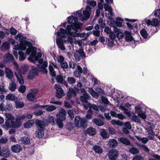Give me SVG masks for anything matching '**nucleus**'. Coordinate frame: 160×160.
<instances>
[{
  "mask_svg": "<svg viewBox=\"0 0 160 160\" xmlns=\"http://www.w3.org/2000/svg\"><path fill=\"white\" fill-rule=\"evenodd\" d=\"M79 89L78 87H74L73 88H69L67 93V100H70L72 96H76L77 94L79 93Z\"/></svg>",
  "mask_w": 160,
  "mask_h": 160,
  "instance_id": "6",
  "label": "nucleus"
},
{
  "mask_svg": "<svg viewBox=\"0 0 160 160\" xmlns=\"http://www.w3.org/2000/svg\"><path fill=\"white\" fill-rule=\"evenodd\" d=\"M11 149L13 152L17 153L22 151V148L20 145L16 144L12 146Z\"/></svg>",
  "mask_w": 160,
  "mask_h": 160,
  "instance_id": "12",
  "label": "nucleus"
},
{
  "mask_svg": "<svg viewBox=\"0 0 160 160\" xmlns=\"http://www.w3.org/2000/svg\"><path fill=\"white\" fill-rule=\"evenodd\" d=\"M140 33L141 35L144 38H146L148 37V34L146 31L144 29H142L140 31Z\"/></svg>",
  "mask_w": 160,
  "mask_h": 160,
  "instance_id": "43",
  "label": "nucleus"
},
{
  "mask_svg": "<svg viewBox=\"0 0 160 160\" xmlns=\"http://www.w3.org/2000/svg\"><path fill=\"white\" fill-rule=\"evenodd\" d=\"M26 90V87L24 85H21L18 89V91L24 93L25 92Z\"/></svg>",
  "mask_w": 160,
  "mask_h": 160,
  "instance_id": "57",
  "label": "nucleus"
},
{
  "mask_svg": "<svg viewBox=\"0 0 160 160\" xmlns=\"http://www.w3.org/2000/svg\"><path fill=\"white\" fill-rule=\"evenodd\" d=\"M68 23L71 25H67L66 28L68 33L71 32L72 28L73 30H76L78 26L81 24L80 22H78V20L77 17H75L73 16H70L67 18Z\"/></svg>",
  "mask_w": 160,
  "mask_h": 160,
  "instance_id": "1",
  "label": "nucleus"
},
{
  "mask_svg": "<svg viewBox=\"0 0 160 160\" xmlns=\"http://www.w3.org/2000/svg\"><path fill=\"white\" fill-rule=\"evenodd\" d=\"M83 13L85 18H89L90 15V12L84 10L83 11Z\"/></svg>",
  "mask_w": 160,
  "mask_h": 160,
  "instance_id": "63",
  "label": "nucleus"
},
{
  "mask_svg": "<svg viewBox=\"0 0 160 160\" xmlns=\"http://www.w3.org/2000/svg\"><path fill=\"white\" fill-rule=\"evenodd\" d=\"M10 152L7 146L3 147L1 150V147L0 146V156L7 158L10 156Z\"/></svg>",
  "mask_w": 160,
  "mask_h": 160,
  "instance_id": "10",
  "label": "nucleus"
},
{
  "mask_svg": "<svg viewBox=\"0 0 160 160\" xmlns=\"http://www.w3.org/2000/svg\"><path fill=\"white\" fill-rule=\"evenodd\" d=\"M125 39L126 42H129L133 41V38L131 35L129 36H127L125 38Z\"/></svg>",
  "mask_w": 160,
  "mask_h": 160,
  "instance_id": "61",
  "label": "nucleus"
},
{
  "mask_svg": "<svg viewBox=\"0 0 160 160\" xmlns=\"http://www.w3.org/2000/svg\"><path fill=\"white\" fill-rule=\"evenodd\" d=\"M101 100L102 102L104 104L107 105L109 103L107 99L104 96L101 97Z\"/></svg>",
  "mask_w": 160,
  "mask_h": 160,
  "instance_id": "59",
  "label": "nucleus"
},
{
  "mask_svg": "<svg viewBox=\"0 0 160 160\" xmlns=\"http://www.w3.org/2000/svg\"><path fill=\"white\" fill-rule=\"evenodd\" d=\"M56 79L58 83L64 84L67 88H68V84L67 82L66 81H64L63 78L62 76L60 75L58 76L56 78Z\"/></svg>",
  "mask_w": 160,
  "mask_h": 160,
  "instance_id": "18",
  "label": "nucleus"
},
{
  "mask_svg": "<svg viewBox=\"0 0 160 160\" xmlns=\"http://www.w3.org/2000/svg\"><path fill=\"white\" fill-rule=\"evenodd\" d=\"M43 129H38L36 132V136L40 138L43 137L44 135V132Z\"/></svg>",
  "mask_w": 160,
  "mask_h": 160,
  "instance_id": "21",
  "label": "nucleus"
},
{
  "mask_svg": "<svg viewBox=\"0 0 160 160\" xmlns=\"http://www.w3.org/2000/svg\"><path fill=\"white\" fill-rule=\"evenodd\" d=\"M119 142L126 146H132L131 142L130 141L125 137H121L118 140Z\"/></svg>",
  "mask_w": 160,
  "mask_h": 160,
  "instance_id": "11",
  "label": "nucleus"
},
{
  "mask_svg": "<svg viewBox=\"0 0 160 160\" xmlns=\"http://www.w3.org/2000/svg\"><path fill=\"white\" fill-rule=\"evenodd\" d=\"M138 116L142 119H145L146 118V115L144 112H139L138 113Z\"/></svg>",
  "mask_w": 160,
  "mask_h": 160,
  "instance_id": "54",
  "label": "nucleus"
},
{
  "mask_svg": "<svg viewBox=\"0 0 160 160\" xmlns=\"http://www.w3.org/2000/svg\"><path fill=\"white\" fill-rule=\"evenodd\" d=\"M90 96L89 95L85 92V93H83V95L80 97L79 99L83 103H87L88 100Z\"/></svg>",
  "mask_w": 160,
  "mask_h": 160,
  "instance_id": "15",
  "label": "nucleus"
},
{
  "mask_svg": "<svg viewBox=\"0 0 160 160\" xmlns=\"http://www.w3.org/2000/svg\"><path fill=\"white\" fill-rule=\"evenodd\" d=\"M96 133V131L95 129L91 127L89 128L87 130L84 132V133L85 134H88L92 136L95 135Z\"/></svg>",
  "mask_w": 160,
  "mask_h": 160,
  "instance_id": "14",
  "label": "nucleus"
},
{
  "mask_svg": "<svg viewBox=\"0 0 160 160\" xmlns=\"http://www.w3.org/2000/svg\"><path fill=\"white\" fill-rule=\"evenodd\" d=\"M16 88L17 85L15 82H12L11 84H9V89L10 91H14Z\"/></svg>",
  "mask_w": 160,
  "mask_h": 160,
  "instance_id": "36",
  "label": "nucleus"
},
{
  "mask_svg": "<svg viewBox=\"0 0 160 160\" xmlns=\"http://www.w3.org/2000/svg\"><path fill=\"white\" fill-rule=\"evenodd\" d=\"M49 70L50 72V75L53 77L56 76V72L54 70V69L53 66L50 64L49 65Z\"/></svg>",
  "mask_w": 160,
  "mask_h": 160,
  "instance_id": "38",
  "label": "nucleus"
},
{
  "mask_svg": "<svg viewBox=\"0 0 160 160\" xmlns=\"http://www.w3.org/2000/svg\"><path fill=\"white\" fill-rule=\"evenodd\" d=\"M57 45L58 47L61 46H63V41L62 39L61 38H58L56 40V41Z\"/></svg>",
  "mask_w": 160,
  "mask_h": 160,
  "instance_id": "51",
  "label": "nucleus"
},
{
  "mask_svg": "<svg viewBox=\"0 0 160 160\" xmlns=\"http://www.w3.org/2000/svg\"><path fill=\"white\" fill-rule=\"evenodd\" d=\"M19 60L20 61H23L26 58V54H24L23 52H20L19 53Z\"/></svg>",
  "mask_w": 160,
  "mask_h": 160,
  "instance_id": "48",
  "label": "nucleus"
},
{
  "mask_svg": "<svg viewBox=\"0 0 160 160\" xmlns=\"http://www.w3.org/2000/svg\"><path fill=\"white\" fill-rule=\"evenodd\" d=\"M56 109V107L55 106L53 105H48V106L47 107L46 110L47 111L51 112L55 110Z\"/></svg>",
  "mask_w": 160,
  "mask_h": 160,
  "instance_id": "49",
  "label": "nucleus"
},
{
  "mask_svg": "<svg viewBox=\"0 0 160 160\" xmlns=\"http://www.w3.org/2000/svg\"><path fill=\"white\" fill-rule=\"evenodd\" d=\"M43 112L42 110H37L35 111L33 113L36 116H40L42 114Z\"/></svg>",
  "mask_w": 160,
  "mask_h": 160,
  "instance_id": "58",
  "label": "nucleus"
},
{
  "mask_svg": "<svg viewBox=\"0 0 160 160\" xmlns=\"http://www.w3.org/2000/svg\"><path fill=\"white\" fill-rule=\"evenodd\" d=\"M82 24H81L79 25L76 30H74L75 32H70L68 33V35L69 36H71L73 37H77L78 36L79 33H78V29L80 28V27L81 26H82Z\"/></svg>",
  "mask_w": 160,
  "mask_h": 160,
  "instance_id": "22",
  "label": "nucleus"
},
{
  "mask_svg": "<svg viewBox=\"0 0 160 160\" xmlns=\"http://www.w3.org/2000/svg\"><path fill=\"white\" fill-rule=\"evenodd\" d=\"M131 118L132 119L133 121L138 122L139 123H140L141 122V120L140 118L138 117L136 115H133L132 116Z\"/></svg>",
  "mask_w": 160,
  "mask_h": 160,
  "instance_id": "46",
  "label": "nucleus"
},
{
  "mask_svg": "<svg viewBox=\"0 0 160 160\" xmlns=\"http://www.w3.org/2000/svg\"><path fill=\"white\" fill-rule=\"evenodd\" d=\"M87 3L93 7H95L96 5V2L94 0H87Z\"/></svg>",
  "mask_w": 160,
  "mask_h": 160,
  "instance_id": "55",
  "label": "nucleus"
},
{
  "mask_svg": "<svg viewBox=\"0 0 160 160\" xmlns=\"http://www.w3.org/2000/svg\"><path fill=\"white\" fill-rule=\"evenodd\" d=\"M60 31L61 33L60 37L63 38H66V36L68 34V33L67 32V31L65 29L62 28L60 29Z\"/></svg>",
  "mask_w": 160,
  "mask_h": 160,
  "instance_id": "35",
  "label": "nucleus"
},
{
  "mask_svg": "<svg viewBox=\"0 0 160 160\" xmlns=\"http://www.w3.org/2000/svg\"><path fill=\"white\" fill-rule=\"evenodd\" d=\"M21 143L24 145L29 144L30 142V138L28 137H22L20 139Z\"/></svg>",
  "mask_w": 160,
  "mask_h": 160,
  "instance_id": "24",
  "label": "nucleus"
},
{
  "mask_svg": "<svg viewBox=\"0 0 160 160\" xmlns=\"http://www.w3.org/2000/svg\"><path fill=\"white\" fill-rule=\"evenodd\" d=\"M74 56L75 60L78 62L80 61L81 58H85L86 57L85 53L83 49L79 48L76 50L74 52Z\"/></svg>",
  "mask_w": 160,
  "mask_h": 160,
  "instance_id": "7",
  "label": "nucleus"
},
{
  "mask_svg": "<svg viewBox=\"0 0 160 160\" xmlns=\"http://www.w3.org/2000/svg\"><path fill=\"white\" fill-rule=\"evenodd\" d=\"M29 67L27 65L21 67L19 69V72L23 74H25L29 70Z\"/></svg>",
  "mask_w": 160,
  "mask_h": 160,
  "instance_id": "30",
  "label": "nucleus"
},
{
  "mask_svg": "<svg viewBox=\"0 0 160 160\" xmlns=\"http://www.w3.org/2000/svg\"><path fill=\"white\" fill-rule=\"evenodd\" d=\"M37 48L34 47H32L31 48V50L29 52H28V49L26 51V54H29L31 53L29 57L28 58V59L31 62L33 63H35V61H38V58H36Z\"/></svg>",
  "mask_w": 160,
  "mask_h": 160,
  "instance_id": "5",
  "label": "nucleus"
},
{
  "mask_svg": "<svg viewBox=\"0 0 160 160\" xmlns=\"http://www.w3.org/2000/svg\"><path fill=\"white\" fill-rule=\"evenodd\" d=\"M35 123L37 127H39L41 129H44L45 123L43 121L37 119L35 120Z\"/></svg>",
  "mask_w": 160,
  "mask_h": 160,
  "instance_id": "17",
  "label": "nucleus"
},
{
  "mask_svg": "<svg viewBox=\"0 0 160 160\" xmlns=\"http://www.w3.org/2000/svg\"><path fill=\"white\" fill-rule=\"evenodd\" d=\"M106 3H104V8L105 10V11H109L112 8L111 7H109L108 5L110 3H112L113 2V0H105Z\"/></svg>",
  "mask_w": 160,
  "mask_h": 160,
  "instance_id": "32",
  "label": "nucleus"
},
{
  "mask_svg": "<svg viewBox=\"0 0 160 160\" xmlns=\"http://www.w3.org/2000/svg\"><path fill=\"white\" fill-rule=\"evenodd\" d=\"M129 152L132 154L135 155L139 153V150L136 148L132 147L129 149Z\"/></svg>",
  "mask_w": 160,
  "mask_h": 160,
  "instance_id": "33",
  "label": "nucleus"
},
{
  "mask_svg": "<svg viewBox=\"0 0 160 160\" xmlns=\"http://www.w3.org/2000/svg\"><path fill=\"white\" fill-rule=\"evenodd\" d=\"M77 13L78 14L79 17L80 18L81 21H83L85 20L82 14V12L81 10H78L77 12Z\"/></svg>",
  "mask_w": 160,
  "mask_h": 160,
  "instance_id": "52",
  "label": "nucleus"
},
{
  "mask_svg": "<svg viewBox=\"0 0 160 160\" xmlns=\"http://www.w3.org/2000/svg\"><path fill=\"white\" fill-rule=\"evenodd\" d=\"M54 88L56 91V96L58 98H62L65 95L63 92V91L60 85L58 84H56L55 85Z\"/></svg>",
  "mask_w": 160,
  "mask_h": 160,
  "instance_id": "9",
  "label": "nucleus"
},
{
  "mask_svg": "<svg viewBox=\"0 0 160 160\" xmlns=\"http://www.w3.org/2000/svg\"><path fill=\"white\" fill-rule=\"evenodd\" d=\"M5 72L7 78L9 79H12L13 77V72L11 69L8 68H6Z\"/></svg>",
  "mask_w": 160,
  "mask_h": 160,
  "instance_id": "23",
  "label": "nucleus"
},
{
  "mask_svg": "<svg viewBox=\"0 0 160 160\" xmlns=\"http://www.w3.org/2000/svg\"><path fill=\"white\" fill-rule=\"evenodd\" d=\"M140 146L146 152H149L150 149L145 145L142 144L140 145Z\"/></svg>",
  "mask_w": 160,
  "mask_h": 160,
  "instance_id": "53",
  "label": "nucleus"
},
{
  "mask_svg": "<svg viewBox=\"0 0 160 160\" xmlns=\"http://www.w3.org/2000/svg\"><path fill=\"white\" fill-rule=\"evenodd\" d=\"M114 32L116 33L117 36H118L119 34H122V32L121 31L120 29L115 26L114 27Z\"/></svg>",
  "mask_w": 160,
  "mask_h": 160,
  "instance_id": "60",
  "label": "nucleus"
},
{
  "mask_svg": "<svg viewBox=\"0 0 160 160\" xmlns=\"http://www.w3.org/2000/svg\"><path fill=\"white\" fill-rule=\"evenodd\" d=\"M6 118L7 119L5 122H6L8 120H10V121H12L14 120L15 119L14 117L12 116V115L10 113H7L6 115Z\"/></svg>",
  "mask_w": 160,
  "mask_h": 160,
  "instance_id": "47",
  "label": "nucleus"
},
{
  "mask_svg": "<svg viewBox=\"0 0 160 160\" xmlns=\"http://www.w3.org/2000/svg\"><path fill=\"white\" fill-rule=\"evenodd\" d=\"M89 92L90 94H91L93 97H98L99 96V95L98 94V93L95 92L92 88H89Z\"/></svg>",
  "mask_w": 160,
  "mask_h": 160,
  "instance_id": "42",
  "label": "nucleus"
},
{
  "mask_svg": "<svg viewBox=\"0 0 160 160\" xmlns=\"http://www.w3.org/2000/svg\"><path fill=\"white\" fill-rule=\"evenodd\" d=\"M68 113L70 119L72 120L74 118V113L72 110L69 109L68 110Z\"/></svg>",
  "mask_w": 160,
  "mask_h": 160,
  "instance_id": "56",
  "label": "nucleus"
},
{
  "mask_svg": "<svg viewBox=\"0 0 160 160\" xmlns=\"http://www.w3.org/2000/svg\"><path fill=\"white\" fill-rule=\"evenodd\" d=\"M10 44L7 41L4 42L2 45L1 48L2 50H8L10 48Z\"/></svg>",
  "mask_w": 160,
  "mask_h": 160,
  "instance_id": "28",
  "label": "nucleus"
},
{
  "mask_svg": "<svg viewBox=\"0 0 160 160\" xmlns=\"http://www.w3.org/2000/svg\"><path fill=\"white\" fill-rule=\"evenodd\" d=\"M118 144V142L117 140L115 139H110L108 141V146L112 148H115L117 146Z\"/></svg>",
  "mask_w": 160,
  "mask_h": 160,
  "instance_id": "13",
  "label": "nucleus"
},
{
  "mask_svg": "<svg viewBox=\"0 0 160 160\" xmlns=\"http://www.w3.org/2000/svg\"><path fill=\"white\" fill-rule=\"evenodd\" d=\"M6 99L10 101H14L15 100V96L13 94H9L6 96Z\"/></svg>",
  "mask_w": 160,
  "mask_h": 160,
  "instance_id": "40",
  "label": "nucleus"
},
{
  "mask_svg": "<svg viewBox=\"0 0 160 160\" xmlns=\"http://www.w3.org/2000/svg\"><path fill=\"white\" fill-rule=\"evenodd\" d=\"M34 122L33 120H30L24 124V127L25 128H29L33 125Z\"/></svg>",
  "mask_w": 160,
  "mask_h": 160,
  "instance_id": "26",
  "label": "nucleus"
},
{
  "mask_svg": "<svg viewBox=\"0 0 160 160\" xmlns=\"http://www.w3.org/2000/svg\"><path fill=\"white\" fill-rule=\"evenodd\" d=\"M16 39L20 42L24 41H26V38L23 35L20 34H18L16 36Z\"/></svg>",
  "mask_w": 160,
  "mask_h": 160,
  "instance_id": "41",
  "label": "nucleus"
},
{
  "mask_svg": "<svg viewBox=\"0 0 160 160\" xmlns=\"http://www.w3.org/2000/svg\"><path fill=\"white\" fill-rule=\"evenodd\" d=\"M27 98L29 101L36 102L37 99L35 97V95L32 92L29 93L27 95Z\"/></svg>",
  "mask_w": 160,
  "mask_h": 160,
  "instance_id": "19",
  "label": "nucleus"
},
{
  "mask_svg": "<svg viewBox=\"0 0 160 160\" xmlns=\"http://www.w3.org/2000/svg\"><path fill=\"white\" fill-rule=\"evenodd\" d=\"M86 122L85 119H82L79 116L76 117L74 119L75 125L77 128H86L87 126Z\"/></svg>",
  "mask_w": 160,
  "mask_h": 160,
  "instance_id": "4",
  "label": "nucleus"
},
{
  "mask_svg": "<svg viewBox=\"0 0 160 160\" xmlns=\"http://www.w3.org/2000/svg\"><path fill=\"white\" fill-rule=\"evenodd\" d=\"M22 123L21 121L17 118H16L15 121L8 120L4 124L2 125L3 128L8 129L9 128H18L20 127Z\"/></svg>",
  "mask_w": 160,
  "mask_h": 160,
  "instance_id": "2",
  "label": "nucleus"
},
{
  "mask_svg": "<svg viewBox=\"0 0 160 160\" xmlns=\"http://www.w3.org/2000/svg\"><path fill=\"white\" fill-rule=\"evenodd\" d=\"M15 75L19 83L21 85L24 83V80L22 76L20 74H18L15 73Z\"/></svg>",
  "mask_w": 160,
  "mask_h": 160,
  "instance_id": "31",
  "label": "nucleus"
},
{
  "mask_svg": "<svg viewBox=\"0 0 160 160\" xmlns=\"http://www.w3.org/2000/svg\"><path fill=\"white\" fill-rule=\"evenodd\" d=\"M143 158L140 155H136L134 156L132 159V160H142Z\"/></svg>",
  "mask_w": 160,
  "mask_h": 160,
  "instance_id": "64",
  "label": "nucleus"
},
{
  "mask_svg": "<svg viewBox=\"0 0 160 160\" xmlns=\"http://www.w3.org/2000/svg\"><path fill=\"white\" fill-rule=\"evenodd\" d=\"M7 91L6 89L4 88L3 86H1L0 87V94H3L4 93H6Z\"/></svg>",
  "mask_w": 160,
  "mask_h": 160,
  "instance_id": "62",
  "label": "nucleus"
},
{
  "mask_svg": "<svg viewBox=\"0 0 160 160\" xmlns=\"http://www.w3.org/2000/svg\"><path fill=\"white\" fill-rule=\"evenodd\" d=\"M4 59L7 62H11L13 60L14 58L12 55L8 52L6 54Z\"/></svg>",
  "mask_w": 160,
  "mask_h": 160,
  "instance_id": "29",
  "label": "nucleus"
},
{
  "mask_svg": "<svg viewBox=\"0 0 160 160\" xmlns=\"http://www.w3.org/2000/svg\"><path fill=\"white\" fill-rule=\"evenodd\" d=\"M100 134L103 138L106 139L109 137V134L107 131L104 129L100 130Z\"/></svg>",
  "mask_w": 160,
  "mask_h": 160,
  "instance_id": "20",
  "label": "nucleus"
},
{
  "mask_svg": "<svg viewBox=\"0 0 160 160\" xmlns=\"http://www.w3.org/2000/svg\"><path fill=\"white\" fill-rule=\"evenodd\" d=\"M93 121L94 123L99 126H102L104 124V122L100 119L98 118H94Z\"/></svg>",
  "mask_w": 160,
  "mask_h": 160,
  "instance_id": "27",
  "label": "nucleus"
},
{
  "mask_svg": "<svg viewBox=\"0 0 160 160\" xmlns=\"http://www.w3.org/2000/svg\"><path fill=\"white\" fill-rule=\"evenodd\" d=\"M119 156V152L115 149L110 150L108 153L109 160H116Z\"/></svg>",
  "mask_w": 160,
  "mask_h": 160,
  "instance_id": "8",
  "label": "nucleus"
},
{
  "mask_svg": "<svg viewBox=\"0 0 160 160\" xmlns=\"http://www.w3.org/2000/svg\"><path fill=\"white\" fill-rule=\"evenodd\" d=\"M48 121L50 123H51L52 125H55V118L53 116H49L48 118Z\"/></svg>",
  "mask_w": 160,
  "mask_h": 160,
  "instance_id": "44",
  "label": "nucleus"
},
{
  "mask_svg": "<svg viewBox=\"0 0 160 160\" xmlns=\"http://www.w3.org/2000/svg\"><path fill=\"white\" fill-rule=\"evenodd\" d=\"M123 22L122 19L120 18H116V21H115V23L117 26L118 27H121L122 25V22Z\"/></svg>",
  "mask_w": 160,
  "mask_h": 160,
  "instance_id": "39",
  "label": "nucleus"
},
{
  "mask_svg": "<svg viewBox=\"0 0 160 160\" xmlns=\"http://www.w3.org/2000/svg\"><path fill=\"white\" fill-rule=\"evenodd\" d=\"M92 149L96 153L98 154H101L102 152V150L101 147L97 145L93 146Z\"/></svg>",
  "mask_w": 160,
  "mask_h": 160,
  "instance_id": "25",
  "label": "nucleus"
},
{
  "mask_svg": "<svg viewBox=\"0 0 160 160\" xmlns=\"http://www.w3.org/2000/svg\"><path fill=\"white\" fill-rule=\"evenodd\" d=\"M56 116V123L59 128H62L63 126V122L66 119V112L65 110L63 109L60 111L57 114Z\"/></svg>",
  "mask_w": 160,
  "mask_h": 160,
  "instance_id": "3",
  "label": "nucleus"
},
{
  "mask_svg": "<svg viewBox=\"0 0 160 160\" xmlns=\"http://www.w3.org/2000/svg\"><path fill=\"white\" fill-rule=\"evenodd\" d=\"M38 74V71L35 69L29 72L28 75V78L29 79H33L34 77Z\"/></svg>",
  "mask_w": 160,
  "mask_h": 160,
  "instance_id": "16",
  "label": "nucleus"
},
{
  "mask_svg": "<svg viewBox=\"0 0 160 160\" xmlns=\"http://www.w3.org/2000/svg\"><path fill=\"white\" fill-rule=\"evenodd\" d=\"M76 79L73 77H68L67 78V83L72 85L75 84L76 82Z\"/></svg>",
  "mask_w": 160,
  "mask_h": 160,
  "instance_id": "34",
  "label": "nucleus"
},
{
  "mask_svg": "<svg viewBox=\"0 0 160 160\" xmlns=\"http://www.w3.org/2000/svg\"><path fill=\"white\" fill-rule=\"evenodd\" d=\"M126 25H127V27H128V28L130 30H132L134 28H138L137 24V23H136L135 25L134 26V25H131V24H130L128 22H127L126 23Z\"/></svg>",
  "mask_w": 160,
  "mask_h": 160,
  "instance_id": "50",
  "label": "nucleus"
},
{
  "mask_svg": "<svg viewBox=\"0 0 160 160\" xmlns=\"http://www.w3.org/2000/svg\"><path fill=\"white\" fill-rule=\"evenodd\" d=\"M152 22V25L153 26H158L159 24L158 20L156 18H153Z\"/></svg>",
  "mask_w": 160,
  "mask_h": 160,
  "instance_id": "45",
  "label": "nucleus"
},
{
  "mask_svg": "<svg viewBox=\"0 0 160 160\" xmlns=\"http://www.w3.org/2000/svg\"><path fill=\"white\" fill-rule=\"evenodd\" d=\"M15 103L17 108H21L23 107L24 104L23 102H21L18 100H16Z\"/></svg>",
  "mask_w": 160,
  "mask_h": 160,
  "instance_id": "37",
  "label": "nucleus"
}]
</instances>
